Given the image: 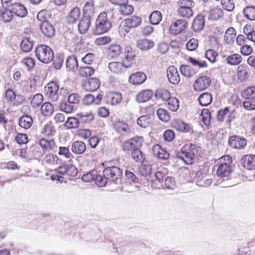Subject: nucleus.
<instances>
[{"mask_svg":"<svg viewBox=\"0 0 255 255\" xmlns=\"http://www.w3.org/2000/svg\"><path fill=\"white\" fill-rule=\"evenodd\" d=\"M199 149L195 144H186L181 148L180 151L177 152L176 156L183 160L185 163L191 164L195 156L197 155Z\"/></svg>","mask_w":255,"mask_h":255,"instance_id":"obj_1","label":"nucleus"},{"mask_svg":"<svg viewBox=\"0 0 255 255\" xmlns=\"http://www.w3.org/2000/svg\"><path fill=\"white\" fill-rule=\"evenodd\" d=\"M232 158L228 155H224L218 159L217 175L221 177H228L232 171Z\"/></svg>","mask_w":255,"mask_h":255,"instance_id":"obj_2","label":"nucleus"},{"mask_svg":"<svg viewBox=\"0 0 255 255\" xmlns=\"http://www.w3.org/2000/svg\"><path fill=\"white\" fill-rule=\"evenodd\" d=\"M112 26V23L108 20L105 12L101 13L95 22V27L93 32L96 35H100L108 31Z\"/></svg>","mask_w":255,"mask_h":255,"instance_id":"obj_3","label":"nucleus"},{"mask_svg":"<svg viewBox=\"0 0 255 255\" xmlns=\"http://www.w3.org/2000/svg\"><path fill=\"white\" fill-rule=\"evenodd\" d=\"M35 53L38 60L43 63H49L53 60V52L47 45H38L35 48Z\"/></svg>","mask_w":255,"mask_h":255,"instance_id":"obj_4","label":"nucleus"},{"mask_svg":"<svg viewBox=\"0 0 255 255\" xmlns=\"http://www.w3.org/2000/svg\"><path fill=\"white\" fill-rule=\"evenodd\" d=\"M177 4V12L180 17L189 18L193 16L195 3L192 0H179Z\"/></svg>","mask_w":255,"mask_h":255,"instance_id":"obj_5","label":"nucleus"},{"mask_svg":"<svg viewBox=\"0 0 255 255\" xmlns=\"http://www.w3.org/2000/svg\"><path fill=\"white\" fill-rule=\"evenodd\" d=\"M103 175L105 176L108 181L113 182L116 184H119L121 183L122 171L117 166H112L105 168L103 170Z\"/></svg>","mask_w":255,"mask_h":255,"instance_id":"obj_6","label":"nucleus"},{"mask_svg":"<svg viewBox=\"0 0 255 255\" xmlns=\"http://www.w3.org/2000/svg\"><path fill=\"white\" fill-rule=\"evenodd\" d=\"M57 173L62 175L65 181L71 177H75L78 174L76 167L71 164H63L56 170Z\"/></svg>","mask_w":255,"mask_h":255,"instance_id":"obj_7","label":"nucleus"},{"mask_svg":"<svg viewBox=\"0 0 255 255\" xmlns=\"http://www.w3.org/2000/svg\"><path fill=\"white\" fill-rule=\"evenodd\" d=\"M59 86L55 82H49L44 88L46 96L52 101H57L59 99Z\"/></svg>","mask_w":255,"mask_h":255,"instance_id":"obj_8","label":"nucleus"},{"mask_svg":"<svg viewBox=\"0 0 255 255\" xmlns=\"http://www.w3.org/2000/svg\"><path fill=\"white\" fill-rule=\"evenodd\" d=\"M143 143V138L140 136H136L125 141L122 145V148L124 151L134 150L140 148Z\"/></svg>","mask_w":255,"mask_h":255,"instance_id":"obj_9","label":"nucleus"},{"mask_svg":"<svg viewBox=\"0 0 255 255\" xmlns=\"http://www.w3.org/2000/svg\"><path fill=\"white\" fill-rule=\"evenodd\" d=\"M228 144L232 148L242 149L247 145V140L243 137L234 135L229 138Z\"/></svg>","mask_w":255,"mask_h":255,"instance_id":"obj_10","label":"nucleus"},{"mask_svg":"<svg viewBox=\"0 0 255 255\" xmlns=\"http://www.w3.org/2000/svg\"><path fill=\"white\" fill-rule=\"evenodd\" d=\"M187 25V22L183 19H178L173 22L169 27L171 34L177 35L181 33L185 30Z\"/></svg>","mask_w":255,"mask_h":255,"instance_id":"obj_11","label":"nucleus"},{"mask_svg":"<svg viewBox=\"0 0 255 255\" xmlns=\"http://www.w3.org/2000/svg\"><path fill=\"white\" fill-rule=\"evenodd\" d=\"M210 78L206 76L199 77L195 82L194 89L196 91H201L207 89L211 84Z\"/></svg>","mask_w":255,"mask_h":255,"instance_id":"obj_12","label":"nucleus"},{"mask_svg":"<svg viewBox=\"0 0 255 255\" xmlns=\"http://www.w3.org/2000/svg\"><path fill=\"white\" fill-rule=\"evenodd\" d=\"M241 164L248 170L255 169V155L247 154L242 156Z\"/></svg>","mask_w":255,"mask_h":255,"instance_id":"obj_13","label":"nucleus"},{"mask_svg":"<svg viewBox=\"0 0 255 255\" xmlns=\"http://www.w3.org/2000/svg\"><path fill=\"white\" fill-rule=\"evenodd\" d=\"M108 67L109 70L113 73L122 75L126 72L127 67L122 62L114 61L109 63Z\"/></svg>","mask_w":255,"mask_h":255,"instance_id":"obj_14","label":"nucleus"},{"mask_svg":"<svg viewBox=\"0 0 255 255\" xmlns=\"http://www.w3.org/2000/svg\"><path fill=\"white\" fill-rule=\"evenodd\" d=\"M167 77L169 82L172 84H178L180 80L177 68L174 66H169L167 70Z\"/></svg>","mask_w":255,"mask_h":255,"instance_id":"obj_15","label":"nucleus"},{"mask_svg":"<svg viewBox=\"0 0 255 255\" xmlns=\"http://www.w3.org/2000/svg\"><path fill=\"white\" fill-rule=\"evenodd\" d=\"M104 100L108 104L116 105L121 102L122 96L118 92H110L106 94Z\"/></svg>","mask_w":255,"mask_h":255,"instance_id":"obj_16","label":"nucleus"},{"mask_svg":"<svg viewBox=\"0 0 255 255\" xmlns=\"http://www.w3.org/2000/svg\"><path fill=\"white\" fill-rule=\"evenodd\" d=\"M40 30L43 35L48 37L51 38L54 36L55 30L53 25L49 22H44L39 23Z\"/></svg>","mask_w":255,"mask_h":255,"instance_id":"obj_17","label":"nucleus"},{"mask_svg":"<svg viewBox=\"0 0 255 255\" xmlns=\"http://www.w3.org/2000/svg\"><path fill=\"white\" fill-rule=\"evenodd\" d=\"M10 10H12L14 15L19 17H24L27 14V11L25 6L18 2H14L10 5Z\"/></svg>","mask_w":255,"mask_h":255,"instance_id":"obj_18","label":"nucleus"},{"mask_svg":"<svg viewBox=\"0 0 255 255\" xmlns=\"http://www.w3.org/2000/svg\"><path fill=\"white\" fill-rule=\"evenodd\" d=\"M134 52L129 49H126L124 58H123L122 60V62L127 68H130L134 63Z\"/></svg>","mask_w":255,"mask_h":255,"instance_id":"obj_19","label":"nucleus"},{"mask_svg":"<svg viewBox=\"0 0 255 255\" xmlns=\"http://www.w3.org/2000/svg\"><path fill=\"white\" fill-rule=\"evenodd\" d=\"M152 151L154 156L161 160H166L169 157V153L164 148H162L159 144L153 146Z\"/></svg>","mask_w":255,"mask_h":255,"instance_id":"obj_20","label":"nucleus"},{"mask_svg":"<svg viewBox=\"0 0 255 255\" xmlns=\"http://www.w3.org/2000/svg\"><path fill=\"white\" fill-rule=\"evenodd\" d=\"M13 13L10 7L1 8L0 10V20L3 23H9L13 18Z\"/></svg>","mask_w":255,"mask_h":255,"instance_id":"obj_21","label":"nucleus"},{"mask_svg":"<svg viewBox=\"0 0 255 255\" xmlns=\"http://www.w3.org/2000/svg\"><path fill=\"white\" fill-rule=\"evenodd\" d=\"M39 144L43 149L54 152L56 151L57 147L53 139L41 138L39 141Z\"/></svg>","mask_w":255,"mask_h":255,"instance_id":"obj_22","label":"nucleus"},{"mask_svg":"<svg viewBox=\"0 0 255 255\" xmlns=\"http://www.w3.org/2000/svg\"><path fill=\"white\" fill-rule=\"evenodd\" d=\"M83 87L86 91L94 92L100 87L99 79L97 78H91L88 81L85 82L83 84Z\"/></svg>","mask_w":255,"mask_h":255,"instance_id":"obj_23","label":"nucleus"},{"mask_svg":"<svg viewBox=\"0 0 255 255\" xmlns=\"http://www.w3.org/2000/svg\"><path fill=\"white\" fill-rule=\"evenodd\" d=\"M153 96V92L150 90H144L136 96V101L139 103H143L148 101Z\"/></svg>","mask_w":255,"mask_h":255,"instance_id":"obj_24","label":"nucleus"},{"mask_svg":"<svg viewBox=\"0 0 255 255\" xmlns=\"http://www.w3.org/2000/svg\"><path fill=\"white\" fill-rule=\"evenodd\" d=\"M145 75L142 72H136L132 74L129 77V82L133 85H139L146 80Z\"/></svg>","mask_w":255,"mask_h":255,"instance_id":"obj_25","label":"nucleus"},{"mask_svg":"<svg viewBox=\"0 0 255 255\" xmlns=\"http://www.w3.org/2000/svg\"><path fill=\"white\" fill-rule=\"evenodd\" d=\"M103 95L99 94L95 98L92 94H87L85 96L83 99V103L86 105H90L92 103L99 105L102 99Z\"/></svg>","mask_w":255,"mask_h":255,"instance_id":"obj_26","label":"nucleus"},{"mask_svg":"<svg viewBox=\"0 0 255 255\" xmlns=\"http://www.w3.org/2000/svg\"><path fill=\"white\" fill-rule=\"evenodd\" d=\"M80 15V9L75 7L70 11L67 17V21L69 23H73L79 20Z\"/></svg>","mask_w":255,"mask_h":255,"instance_id":"obj_27","label":"nucleus"},{"mask_svg":"<svg viewBox=\"0 0 255 255\" xmlns=\"http://www.w3.org/2000/svg\"><path fill=\"white\" fill-rule=\"evenodd\" d=\"M249 69L247 65H240L238 68V77L241 81L247 80L249 78Z\"/></svg>","mask_w":255,"mask_h":255,"instance_id":"obj_28","label":"nucleus"},{"mask_svg":"<svg viewBox=\"0 0 255 255\" xmlns=\"http://www.w3.org/2000/svg\"><path fill=\"white\" fill-rule=\"evenodd\" d=\"M72 151L75 154H82L86 150V145L82 141H74L71 145Z\"/></svg>","mask_w":255,"mask_h":255,"instance_id":"obj_29","label":"nucleus"},{"mask_svg":"<svg viewBox=\"0 0 255 255\" xmlns=\"http://www.w3.org/2000/svg\"><path fill=\"white\" fill-rule=\"evenodd\" d=\"M172 127L176 130L183 132H188L190 128L188 124L178 119L173 121Z\"/></svg>","mask_w":255,"mask_h":255,"instance_id":"obj_30","label":"nucleus"},{"mask_svg":"<svg viewBox=\"0 0 255 255\" xmlns=\"http://www.w3.org/2000/svg\"><path fill=\"white\" fill-rule=\"evenodd\" d=\"M114 127L116 130L121 134L128 132L129 131V128L128 125L124 121L118 120L116 121Z\"/></svg>","mask_w":255,"mask_h":255,"instance_id":"obj_31","label":"nucleus"},{"mask_svg":"<svg viewBox=\"0 0 255 255\" xmlns=\"http://www.w3.org/2000/svg\"><path fill=\"white\" fill-rule=\"evenodd\" d=\"M236 32L234 28L230 27L226 31L224 35V40L227 44L231 45L235 41Z\"/></svg>","mask_w":255,"mask_h":255,"instance_id":"obj_32","label":"nucleus"},{"mask_svg":"<svg viewBox=\"0 0 255 255\" xmlns=\"http://www.w3.org/2000/svg\"><path fill=\"white\" fill-rule=\"evenodd\" d=\"M205 20L204 16L202 15H198L194 19L192 28L195 31H199L201 30L204 26Z\"/></svg>","mask_w":255,"mask_h":255,"instance_id":"obj_33","label":"nucleus"},{"mask_svg":"<svg viewBox=\"0 0 255 255\" xmlns=\"http://www.w3.org/2000/svg\"><path fill=\"white\" fill-rule=\"evenodd\" d=\"M91 24L90 17L84 16L79 21L78 29L81 33H85L88 30Z\"/></svg>","mask_w":255,"mask_h":255,"instance_id":"obj_34","label":"nucleus"},{"mask_svg":"<svg viewBox=\"0 0 255 255\" xmlns=\"http://www.w3.org/2000/svg\"><path fill=\"white\" fill-rule=\"evenodd\" d=\"M84 16L90 17L93 16L95 13L94 3L93 0L86 2L83 7Z\"/></svg>","mask_w":255,"mask_h":255,"instance_id":"obj_35","label":"nucleus"},{"mask_svg":"<svg viewBox=\"0 0 255 255\" xmlns=\"http://www.w3.org/2000/svg\"><path fill=\"white\" fill-rule=\"evenodd\" d=\"M137 47L142 50H147L154 45L153 41L148 39H140L136 43Z\"/></svg>","mask_w":255,"mask_h":255,"instance_id":"obj_36","label":"nucleus"},{"mask_svg":"<svg viewBox=\"0 0 255 255\" xmlns=\"http://www.w3.org/2000/svg\"><path fill=\"white\" fill-rule=\"evenodd\" d=\"M58 157L57 155L52 154H46L43 157V162L49 166H54L58 163Z\"/></svg>","mask_w":255,"mask_h":255,"instance_id":"obj_37","label":"nucleus"},{"mask_svg":"<svg viewBox=\"0 0 255 255\" xmlns=\"http://www.w3.org/2000/svg\"><path fill=\"white\" fill-rule=\"evenodd\" d=\"M212 97L210 93H204L198 97V102L202 106H207L211 103Z\"/></svg>","mask_w":255,"mask_h":255,"instance_id":"obj_38","label":"nucleus"},{"mask_svg":"<svg viewBox=\"0 0 255 255\" xmlns=\"http://www.w3.org/2000/svg\"><path fill=\"white\" fill-rule=\"evenodd\" d=\"M33 123L32 118L28 115L22 116L19 120V125L25 129H28L31 127Z\"/></svg>","mask_w":255,"mask_h":255,"instance_id":"obj_39","label":"nucleus"},{"mask_svg":"<svg viewBox=\"0 0 255 255\" xmlns=\"http://www.w3.org/2000/svg\"><path fill=\"white\" fill-rule=\"evenodd\" d=\"M56 130L54 127L50 122L47 123L44 126L41 131L43 134L47 136H53Z\"/></svg>","mask_w":255,"mask_h":255,"instance_id":"obj_40","label":"nucleus"},{"mask_svg":"<svg viewBox=\"0 0 255 255\" xmlns=\"http://www.w3.org/2000/svg\"><path fill=\"white\" fill-rule=\"evenodd\" d=\"M132 158L136 162L142 163L145 159L144 154L139 148L134 149L131 152Z\"/></svg>","mask_w":255,"mask_h":255,"instance_id":"obj_41","label":"nucleus"},{"mask_svg":"<svg viewBox=\"0 0 255 255\" xmlns=\"http://www.w3.org/2000/svg\"><path fill=\"white\" fill-rule=\"evenodd\" d=\"M66 67L68 70H75L78 68V61L74 55L69 56L66 60Z\"/></svg>","mask_w":255,"mask_h":255,"instance_id":"obj_42","label":"nucleus"},{"mask_svg":"<svg viewBox=\"0 0 255 255\" xmlns=\"http://www.w3.org/2000/svg\"><path fill=\"white\" fill-rule=\"evenodd\" d=\"M227 63L232 65L239 64L242 61V57L239 54H233L226 58Z\"/></svg>","mask_w":255,"mask_h":255,"instance_id":"obj_43","label":"nucleus"},{"mask_svg":"<svg viewBox=\"0 0 255 255\" xmlns=\"http://www.w3.org/2000/svg\"><path fill=\"white\" fill-rule=\"evenodd\" d=\"M54 112L53 105L49 102H45L41 107V114L45 116H51Z\"/></svg>","mask_w":255,"mask_h":255,"instance_id":"obj_44","label":"nucleus"},{"mask_svg":"<svg viewBox=\"0 0 255 255\" xmlns=\"http://www.w3.org/2000/svg\"><path fill=\"white\" fill-rule=\"evenodd\" d=\"M122 51V48L119 45H111L108 49V54L109 56L114 58L119 56Z\"/></svg>","mask_w":255,"mask_h":255,"instance_id":"obj_45","label":"nucleus"},{"mask_svg":"<svg viewBox=\"0 0 255 255\" xmlns=\"http://www.w3.org/2000/svg\"><path fill=\"white\" fill-rule=\"evenodd\" d=\"M180 71L182 76L185 77H190L195 74L193 68L188 65H182L180 67Z\"/></svg>","mask_w":255,"mask_h":255,"instance_id":"obj_46","label":"nucleus"},{"mask_svg":"<svg viewBox=\"0 0 255 255\" xmlns=\"http://www.w3.org/2000/svg\"><path fill=\"white\" fill-rule=\"evenodd\" d=\"M149 19L151 24H158L162 19V14L159 11H154L149 15Z\"/></svg>","mask_w":255,"mask_h":255,"instance_id":"obj_47","label":"nucleus"},{"mask_svg":"<svg viewBox=\"0 0 255 255\" xmlns=\"http://www.w3.org/2000/svg\"><path fill=\"white\" fill-rule=\"evenodd\" d=\"M167 107L172 111H176L179 106L178 99L175 97H170L166 101Z\"/></svg>","mask_w":255,"mask_h":255,"instance_id":"obj_48","label":"nucleus"},{"mask_svg":"<svg viewBox=\"0 0 255 255\" xmlns=\"http://www.w3.org/2000/svg\"><path fill=\"white\" fill-rule=\"evenodd\" d=\"M33 46V41L30 40L29 38H25L23 39L20 44L21 50L25 52H28L31 51Z\"/></svg>","mask_w":255,"mask_h":255,"instance_id":"obj_49","label":"nucleus"},{"mask_svg":"<svg viewBox=\"0 0 255 255\" xmlns=\"http://www.w3.org/2000/svg\"><path fill=\"white\" fill-rule=\"evenodd\" d=\"M79 126V120L75 117L68 118L64 123V126L69 129L78 128Z\"/></svg>","mask_w":255,"mask_h":255,"instance_id":"obj_50","label":"nucleus"},{"mask_svg":"<svg viewBox=\"0 0 255 255\" xmlns=\"http://www.w3.org/2000/svg\"><path fill=\"white\" fill-rule=\"evenodd\" d=\"M244 13L247 18L251 20H255V6H246L244 9Z\"/></svg>","mask_w":255,"mask_h":255,"instance_id":"obj_51","label":"nucleus"},{"mask_svg":"<svg viewBox=\"0 0 255 255\" xmlns=\"http://www.w3.org/2000/svg\"><path fill=\"white\" fill-rule=\"evenodd\" d=\"M242 96L244 99H255V86L247 88L242 92Z\"/></svg>","mask_w":255,"mask_h":255,"instance_id":"obj_52","label":"nucleus"},{"mask_svg":"<svg viewBox=\"0 0 255 255\" xmlns=\"http://www.w3.org/2000/svg\"><path fill=\"white\" fill-rule=\"evenodd\" d=\"M156 114L158 118L164 122H168L170 119L168 112L163 109L159 108L156 111Z\"/></svg>","mask_w":255,"mask_h":255,"instance_id":"obj_53","label":"nucleus"},{"mask_svg":"<svg viewBox=\"0 0 255 255\" xmlns=\"http://www.w3.org/2000/svg\"><path fill=\"white\" fill-rule=\"evenodd\" d=\"M223 15V11L219 7H214L210 11V16L212 19L217 20Z\"/></svg>","mask_w":255,"mask_h":255,"instance_id":"obj_54","label":"nucleus"},{"mask_svg":"<svg viewBox=\"0 0 255 255\" xmlns=\"http://www.w3.org/2000/svg\"><path fill=\"white\" fill-rule=\"evenodd\" d=\"M131 28L137 27L141 23V19L140 17L136 16H132L129 18L125 19Z\"/></svg>","mask_w":255,"mask_h":255,"instance_id":"obj_55","label":"nucleus"},{"mask_svg":"<svg viewBox=\"0 0 255 255\" xmlns=\"http://www.w3.org/2000/svg\"><path fill=\"white\" fill-rule=\"evenodd\" d=\"M131 29L127 21L124 20L121 22L119 26L118 30L121 35L124 36L129 32Z\"/></svg>","mask_w":255,"mask_h":255,"instance_id":"obj_56","label":"nucleus"},{"mask_svg":"<svg viewBox=\"0 0 255 255\" xmlns=\"http://www.w3.org/2000/svg\"><path fill=\"white\" fill-rule=\"evenodd\" d=\"M202 117V121L203 123L206 126H209L210 124L211 114L208 109H204L202 110L201 114Z\"/></svg>","mask_w":255,"mask_h":255,"instance_id":"obj_57","label":"nucleus"},{"mask_svg":"<svg viewBox=\"0 0 255 255\" xmlns=\"http://www.w3.org/2000/svg\"><path fill=\"white\" fill-rule=\"evenodd\" d=\"M95 70L90 66H86L80 68L79 72L80 75L83 77H89L94 73Z\"/></svg>","mask_w":255,"mask_h":255,"instance_id":"obj_58","label":"nucleus"},{"mask_svg":"<svg viewBox=\"0 0 255 255\" xmlns=\"http://www.w3.org/2000/svg\"><path fill=\"white\" fill-rule=\"evenodd\" d=\"M43 101V96L40 94H37L32 99L30 105L32 107L36 108L40 106Z\"/></svg>","mask_w":255,"mask_h":255,"instance_id":"obj_59","label":"nucleus"},{"mask_svg":"<svg viewBox=\"0 0 255 255\" xmlns=\"http://www.w3.org/2000/svg\"><path fill=\"white\" fill-rule=\"evenodd\" d=\"M133 11L132 6L129 4H123L120 6V11L122 15H128L131 14Z\"/></svg>","mask_w":255,"mask_h":255,"instance_id":"obj_60","label":"nucleus"},{"mask_svg":"<svg viewBox=\"0 0 255 255\" xmlns=\"http://www.w3.org/2000/svg\"><path fill=\"white\" fill-rule=\"evenodd\" d=\"M94 181L96 184L100 187L105 186L108 180L105 178V176L102 174H99L96 173V175L94 177Z\"/></svg>","mask_w":255,"mask_h":255,"instance_id":"obj_61","label":"nucleus"},{"mask_svg":"<svg viewBox=\"0 0 255 255\" xmlns=\"http://www.w3.org/2000/svg\"><path fill=\"white\" fill-rule=\"evenodd\" d=\"M222 7L226 10L232 11L235 8V3L233 0H221Z\"/></svg>","mask_w":255,"mask_h":255,"instance_id":"obj_62","label":"nucleus"},{"mask_svg":"<svg viewBox=\"0 0 255 255\" xmlns=\"http://www.w3.org/2000/svg\"><path fill=\"white\" fill-rule=\"evenodd\" d=\"M137 123L140 127L145 128L150 123V118L148 116H142L137 119Z\"/></svg>","mask_w":255,"mask_h":255,"instance_id":"obj_63","label":"nucleus"},{"mask_svg":"<svg viewBox=\"0 0 255 255\" xmlns=\"http://www.w3.org/2000/svg\"><path fill=\"white\" fill-rule=\"evenodd\" d=\"M244 108L248 111H252L255 109V99H246L243 103Z\"/></svg>","mask_w":255,"mask_h":255,"instance_id":"obj_64","label":"nucleus"}]
</instances>
